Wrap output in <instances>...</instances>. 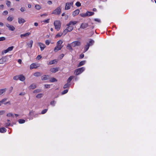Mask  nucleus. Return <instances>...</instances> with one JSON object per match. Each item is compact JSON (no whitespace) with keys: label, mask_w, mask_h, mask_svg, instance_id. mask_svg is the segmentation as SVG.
I'll list each match as a JSON object with an SVG mask.
<instances>
[{"label":"nucleus","mask_w":156,"mask_h":156,"mask_svg":"<svg viewBox=\"0 0 156 156\" xmlns=\"http://www.w3.org/2000/svg\"><path fill=\"white\" fill-rule=\"evenodd\" d=\"M57 62L56 61V60L55 59L51 61H50L49 62L48 64V65H51L57 63Z\"/></svg>","instance_id":"obj_23"},{"label":"nucleus","mask_w":156,"mask_h":156,"mask_svg":"<svg viewBox=\"0 0 156 156\" xmlns=\"http://www.w3.org/2000/svg\"><path fill=\"white\" fill-rule=\"evenodd\" d=\"M6 99L4 98L0 101V106H1L2 104H4V102L6 100Z\"/></svg>","instance_id":"obj_36"},{"label":"nucleus","mask_w":156,"mask_h":156,"mask_svg":"<svg viewBox=\"0 0 156 156\" xmlns=\"http://www.w3.org/2000/svg\"><path fill=\"white\" fill-rule=\"evenodd\" d=\"M73 4V2H67L66 4V6L65 7V10H67L70 9V7L72 6Z\"/></svg>","instance_id":"obj_6"},{"label":"nucleus","mask_w":156,"mask_h":156,"mask_svg":"<svg viewBox=\"0 0 156 156\" xmlns=\"http://www.w3.org/2000/svg\"><path fill=\"white\" fill-rule=\"evenodd\" d=\"M6 27L9 28V29L11 31H14L15 29V27L12 25H10L8 23L6 24Z\"/></svg>","instance_id":"obj_7"},{"label":"nucleus","mask_w":156,"mask_h":156,"mask_svg":"<svg viewBox=\"0 0 156 156\" xmlns=\"http://www.w3.org/2000/svg\"><path fill=\"white\" fill-rule=\"evenodd\" d=\"M14 80H17L19 79V75L15 76L13 78Z\"/></svg>","instance_id":"obj_47"},{"label":"nucleus","mask_w":156,"mask_h":156,"mask_svg":"<svg viewBox=\"0 0 156 156\" xmlns=\"http://www.w3.org/2000/svg\"><path fill=\"white\" fill-rule=\"evenodd\" d=\"M62 35H63L62 33H58L55 36V38L60 37Z\"/></svg>","instance_id":"obj_39"},{"label":"nucleus","mask_w":156,"mask_h":156,"mask_svg":"<svg viewBox=\"0 0 156 156\" xmlns=\"http://www.w3.org/2000/svg\"><path fill=\"white\" fill-rule=\"evenodd\" d=\"M14 47L13 46H11L10 47H9L7 49L9 51H11L13 49V48Z\"/></svg>","instance_id":"obj_48"},{"label":"nucleus","mask_w":156,"mask_h":156,"mask_svg":"<svg viewBox=\"0 0 156 156\" xmlns=\"http://www.w3.org/2000/svg\"><path fill=\"white\" fill-rule=\"evenodd\" d=\"M3 15H7L8 13V12L6 10L4 11L3 12Z\"/></svg>","instance_id":"obj_61"},{"label":"nucleus","mask_w":156,"mask_h":156,"mask_svg":"<svg viewBox=\"0 0 156 156\" xmlns=\"http://www.w3.org/2000/svg\"><path fill=\"white\" fill-rule=\"evenodd\" d=\"M33 43V41L32 40H30L29 43L27 44L30 48H31L32 47Z\"/></svg>","instance_id":"obj_26"},{"label":"nucleus","mask_w":156,"mask_h":156,"mask_svg":"<svg viewBox=\"0 0 156 156\" xmlns=\"http://www.w3.org/2000/svg\"><path fill=\"white\" fill-rule=\"evenodd\" d=\"M35 8L37 10H39L41 8V6L40 5H36L35 6Z\"/></svg>","instance_id":"obj_41"},{"label":"nucleus","mask_w":156,"mask_h":156,"mask_svg":"<svg viewBox=\"0 0 156 156\" xmlns=\"http://www.w3.org/2000/svg\"><path fill=\"white\" fill-rule=\"evenodd\" d=\"M5 112V111L3 110L0 111V115H3Z\"/></svg>","instance_id":"obj_63"},{"label":"nucleus","mask_w":156,"mask_h":156,"mask_svg":"<svg viewBox=\"0 0 156 156\" xmlns=\"http://www.w3.org/2000/svg\"><path fill=\"white\" fill-rule=\"evenodd\" d=\"M84 57V55L83 54H80V58H82Z\"/></svg>","instance_id":"obj_62"},{"label":"nucleus","mask_w":156,"mask_h":156,"mask_svg":"<svg viewBox=\"0 0 156 156\" xmlns=\"http://www.w3.org/2000/svg\"><path fill=\"white\" fill-rule=\"evenodd\" d=\"M18 122L19 123L22 124L24 123L25 122V120L23 119H19Z\"/></svg>","instance_id":"obj_34"},{"label":"nucleus","mask_w":156,"mask_h":156,"mask_svg":"<svg viewBox=\"0 0 156 156\" xmlns=\"http://www.w3.org/2000/svg\"><path fill=\"white\" fill-rule=\"evenodd\" d=\"M42 57L40 55H38L37 58H36V59L38 60L40 59Z\"/></svg>","instance_id":"obj_59"},{"label":"nucleus","mask_w":156,"mask_h":156,"mask_svg":"<svg viewBox=\"0 0 156 156\" xmlns=\"http://www.w3.org/2000/svg\"><path fill=\"white\" fill-rule=\"evenodd\" d=\"M62 42H63L62 40H59L57 43V45L59 46H62V47H63V46L61 45V44H62Z\"/></svg>","instance_id":"obj_28"},{"label":"nucleus","mask_w":156,"mask_h":156,"mask_svg":"<svg viewBox=\"0 0 156 156\" xmlns=\"http://www.w3.org/2000/svg\"><path fill=\"white\" fill-rule=\"evenodd\" d=\"M85 68L84 67H82L76 69L74 72V73L76 75H78L84 71Z\"/></svg>","instance_id":"obj_2"},{"label":"nucleus","mask_w":156,"mask_h":156,"mask_svg":"<svg viewBox=\"0 0 156 156\" xmlns=\"http://www.w3.org/2000/svg\"><path fill=\"white\" fill-rule=\"evenodd\" d=\"M31 114H33L34 116V117H37L38 116V115L39 114H41V113H36L35 114L34 113V112L33 111H30V112L29 113L30 115H31Z\"/></svg>","instance_id":"obj_10"},{"label":"nucleus","mask_w":156,"mask_h":156,"mask_svg":"<svg viewBox=\"0 0 156 156\" xmlns=\"http://www.w3.org/2000/svg\"><path fill=\"white\" fill-rule=\"evenodd\" d=\"M25 22V20L22 18L19 17L18 18V22L20 24L21 23L23 24Z\"/></svg>","instance_id":"obj_8"},{"label":"nucleus","mask_w":156,"mask_h":156,"mask_svg":"<svg viewBox=\"0 0 156 156\" xmlns=\"http://www.w3.org/2000/svg\"><path fill=\"white\" fill-rule=\"evenodd\" d=\"M71 44L72 47H75L76 46H80L81 44V43L79 41H75L72 42Z\"/></svg>","instance_id":"obj_5"},{"label":"nucleus","mask_w":156,"mask_h":156,"mask_svg":"<svg viewBox=\"0 0 156 156\" xmlns=\"http://www.w3.org/2000/svg\"><path fill=\"white\" fill-rule=\"evenodd\" d=\"M20 10L22 12H23L26 11L25 8L24 7L21 8Z\"/></svg>","instance_id":"obj_52"},{"label":"nucleus","mask_w":156,"mask_h":156,"mask_svg":"<svg viewBox=\"0 0 156 156\" xmlns=\"http://www.w3.org/2000/svg\"><path fill=\"white\" fill-rule=\"evenodd\" d=\"M19 80L22 81H23L25 80V78L23 75H19Z\"/></svg>","instance_id":"obj_11"},{"label":"nucleus","mask_w":156,"mask_h":156,"mask_svg":"<svg viewBox=\"0 0 156 156\" xmlns=\"http://www.w3.org/2000/svg\"><path fill=\"white\" fill-rule=\"evenodd\" d=\"M36 87V85L34 83H33V84H31L30 86H29V89H34Z\"/></svg>","instance_id":"obj_25"},{"label":"nucleus","mask_w":156,"mask_h":156,"mask_svg":"<svg viewBox=\"0 0 156 156\" xmlns=\"http://www.w3.org/2000/svg\"><path fill=\"white\" fill-rule=\"evenodd\" d=\"M49 20H50L49 19H48L47 20H43V22H44V23H48L49 22Z\"/></svg>","instance_id":"obj_56"},{"label":"nucleus","mask_w":156,"mask_h":156,"mask_svg":"<svg viewBox=\"0 0 156 156\" xmlns=\"http://www.w3.org/2000/svg\"><path fill=\"white\" fill-rule=\"evenodd\" d=\"M57 81V80L54 77H52L50 80L51 82H54Z\"/></svg>","instance_id":"obj_33"},{"label":"nucleus","mask_w":156,"mask_h":156,"mask_svg":"<svg viewBox=\"0 0 156 156\" xmlns=\"http://www.w3.org/2000/svg\"><path fill=\"white\" fill-rule=\"evenodd\" d=\"M80 15L81 16V17H85L86 16V14L85 13H80Z\"/></svg>","instance_id":"obj_54"},{"label":"nucleus","mask_w":156,"mask_h":156,"mask_svg":"<svg viewBox=\"0 0 156 156\" xmlns=\"http://www.w3.org/2000/svg\"><path fill=\"white\" fill-rule=\"evenodd\" d=\"M50 71L52 73H55L58 71V69L57 68H53L50 69Z\"/></svg>","instance_id":"obj_21"},{"label":"nucleus","mask_w":156,"mask_h":156,"mask_svg":"<svg viewBox=\"0 0 156 156\" xmlns=\"http://www.w3.org/2000/svg\"><path fill=\"white\" fill-rule=\"evenodd\" d=\"M85 14L86 16H89V11H87Z\"/></svg>","instance_id":"obj_64"},{"label":"nucleus","mask_w":156,"mask_h":156,"mask_svg":"<svg viewBox=\"0 0 156 156\" xmlns=\"http://www.w3.org/2000/svg\"><path fill=\"white\" fill-rule=\"evenodd\" d=\"M62 48V46H59L57 45V46L55 48L54 51L55 52H56L60 50Z\"/></svg>","instance_id":"obj_13"},{"label":"nucleus","mask_w":156,"mask_h":156,"mask_svg":"<svg viewBox=\"0 0 156 156\" xmlns=\"http://www.w3.org/2000/svg\"><path fill=\"white\" fill-rule=\"evenodd\" d=\"M90 47V44L87 43V44L85 45L84 47V52H85L87 51L88 49Z\"/></svg>","instance_id":"obj_20"},{"label":"nucleus","mask_w":156,"mask_h":156,"mask_svg":"<svg viewBox=\"0 0 156 156\" xmlns=\"http://www.w3.org/2000/svg\"><path fill=\"white\" fill-rule=\"evenodd\" d=\"M54 25L55 28L57 31H58L61 27V23L59 20H56L54 21Z\"/></svg>","instance_id":"obj_3"},{"label":"nucleus","mask_w":156,"mask_h":156,"mask_svg":"<svg viewBox=\"0 0 156 156\" xmlns=\"http://www.w3.org/2000/svg\"><path fill=\"white\" fill-rule=\"evenodd\" d=\"M88 26V24L86 23H82L80 26V28L82 29H84L87 28Z\"/></svg>","instance_id":"obj_9"},{"label":"nucleus","mask_w":156,"mask_h":156,"mask_svg":"<svg viewBox=\"0 0 156 156\" xmlns=\"http://www.w3.org/2000/svg\"><path fill=\"white\" fill-rule=\"evenodd\" d=\"M68 32H69L68 30L67 29H66L65 30L63 33H63V34L64 35H65Z\"/></svg>","instance_id":"obj_42"},{"label":"nucleus","mask_w":156,"mask_h":156,"mask_svg":"<svg viewBox=\"0 0 156 156\" xmlns=\"http://www.w3.org/2000/svg\"><path fill=\"white\" fill-rule=\"evenodd\" d=\"M5 40V37H0V41H4Z\"/></svg>","instance_id":"obj_51"},{"label":"nucleus","mask_w":156,"mask_h":156,"mask_svg":"<svg viewBox=\"0 0 156 156\" xmlns=\"http://www.w3.org/2000/svg\"><path fill=\"white\" fill-rule=\"evenodd\" d=\"M77 23V22L76 21H71L69 22V23H68V25H70V26H72V25H75V24H76V23Z\"/></svg>","instance_id":"obj_24"},{"label":"nucleus","mask_w":156,"mask_h":156,"mask_svg":"<svg viewBox=\"0 0 156 156\" xmlns=\"http://www.w3.org/2000/svg\"><path fill=\"white\" fill-rule=\"evenodd\" d=\"M39 44L41 48V50L42 51L45 47V46L44 44L41 43H40Z\"/></svg>","instance_id":"obj_14"},{"label":"nucleus","mask_w":156,"mask_h":156,"mask_svg":"<svg viewBox=\"0 0 156 156\" xmlns=\"http://www.w3.org/2000/svg\"><path fill=\"white\" fill-rule=\"evenodd\" d=\"M30 34V33L28 32L24 34H21L20 36L21 38H22L23 37H27Z\"/></svg>","instance_id":"obj_17"},{"label":"nucleus","mask_w":156,"mask_h":156,"mask_svg":"<svg viewBox=\"0 0 156 156\" xmlns=\"http://www.w3.org/2000/svg\"><path fill=\"white\" fill-rule=\"evenodd\" d=\"M37 66L36 64L33 63L30 66V69H32L34 68H37Z\"/></svg>","instance_id":"obj_19"},{"label":"nucleus","mask_w":156,"mask_h":156,"mask_svg":"<svg viewBox=\"0 0 156 156\" xmlns=\"http://www.w3.org/2000/svg\"><path fill=\"white\" fill-rule=\"evenodd\" d=\"M43 96V94H38L36 96V97L37 98H41Z\"/></svg>","instance_id":"obj_38"},{"label":"nucleus","mask_w":156,"mask_h":156,"mask_svg":"<svg viewBox=\"0 0 156 156\" xmlns=\"http://www.w3.org/2000/svg\"><path fill=\"white\" fill-rule=\"evenodd\" d=\"M47 110H48V109H44L43 110L41 111V114H44L45 113L47 112Z\"/></svg>","instance_id":"obj_43"},{"label":"nucleus","mask_w":156,"mask_h":156,"mask_svg":"<svg viewBox=\"0 0 156 156\" xmlns=\"http://www.w3.org/2000/svg\"><path fill=\"white\" fill-rule=\"evenodd\" d=\"M61 11V7H59L54 10L52 13L55 15H59L60 14Z\"/></svg>","instance_id":"obj_4"},{"label":"nucleus","mask_w":156,"mask_h":156,"mask_svg":"<svg viewBox=\"0 0 156 156\" xmlns=\"http://www.w3.org/2000/svg\"><path fill=\"white\" fill-rule=\"evenodd\" d=\"M66 26L68 27L66 29H67L68 30L69 32L71 31L73 29V27L72 26H71L70 25H68V24H67L66 25Z\"/></svg>","instance_id":"obj_15"},{"label":"nucleus","mask_w":156,"mask_h":156,"mask_svg":"<svg viewBox=\"0 0 156 156\" xmlns=\"http://www.w3.org/2000/svg\"><path fill=\"white\" fill-rule=\"evenodd\" d=\"M86 61L85 60H83L81 61L79 64L78 65L77 67H79L81 66L84 65L86 63Z\"/></svg>","instance_id":"obj_18"},{"label":"nucleus","mask_w":156,"mask_h":156,"mask_svg":"<svg viewBox=\"0 0 156 156\" xmlns=\"http://www.w3.org/2000/svg\"><path fill=\"white\" fill-rule=\"evenodd\" d=\"M56 103V102L54 101H53L50 102V105H52L53 106H55V104Z\"/></svg>","instance_id":"obj_44"},{"label":"nucleus","mask_w":156,"mask_h":156,"mask_svg":"<svg viewBox=\"0 0 156 156\" xmlns=\"http://www.w3.org/2000/svg\"><path fill=\"white\" fill-rule=\"evenodd\" d=\"M70 84H69V83H67L63 86V88L66 89L67 87H69Z\"/></svg>","instance_id":"obj_35"},{"label":"nucleus","mask_w":156,"mask_h":156,"mask_svg":"<svg viewBox=\"0 0 156 156\" xmlns=\"http://www.w3.org/2000/svg\"><path fill=\"white\" fill-rule=\"evenodd\" d=\"M64 54H61L59 56V58L60 59H62L63 57L64 56Z\"/></svg>","instance_id":"obj_57"},{"label":"nucleus","mask_w":156,"mask_h":156,"mask_svg":"<svg viewBox=\"0 0 156 156\" xmlns=\"http://www.w3.org/2000/svg\"><path fill=\"white\" fill-rule=\"evenodd\" d=\"M72 46H71V44H68V45H67V49H68L70 51H72L73 50V48H72Z\"/></svg>","instance_id":"obj_29"},{"label":"nucleus","mask_w":156,"mask_h":156,"mask_svg":"<svg viewBox=\"0 0 156 156\" xmlns=\"http://www.w3.org/2000/svg\"><path fill=\"white\" fill-rule=\"evenodd\" d=\"M11 2L10 1H7L6 2V4L7 6H9L10 5Z\"/></svg>","instance_id":"obj_50"},{"label":"nucleus","mask_w":156,"mask_h":156,"mask_svg":"<svg viewBox=\"0 0 156 156\" xmlns=\"http://www.w3.org/2000/svg\"><path fill=\"white\" fill-rule=\"evenodd\" d=\"M74 77V76H70L69 78L67 80V83H69L73 79V78Z\"/></svg>","instance_id":"obj_31"},{"label":"nucleus","mask_w":156,"mask_h":156,"mask_svg":"<svg viewBox=\"0 0 156 156\" xmlns=\"http://www.w3.org/2000/svg\"><path fill=\"white\" fill-rule=\"evenodd\" d=\"M94 21L97 22L99 23H100L101 22V20L99 19L95 18L94 19Z\"/></svg>","instance_id":"obj_49"},{"label":"nucleus","mask_w":156,"mask_h":156,"mask_svg":"<svg viewBox=\"0 0 156 156\" xmlns=\"http://www.w3.org/2000/svg\"><path fill=\"white\" fill-rule=\"evenodd\" d=\"M6 89H0V95L4 93L6 91Z\"/></svg>","instance_id":"obj_30"},{"label":"nucleus","mask_w":156,"mask_h":156,"mask_svg":"<svg viewBox=\"0 0 156 156\" xmlns=\"http://www.w3.org/2000/svg\"><path fill=\"white\" fill-rule=\"evenodd\" d=\"M13 19V17L11 16H9L7 18V20L9 22L12 21Z\"/></svg>","instance_id":"obj_32"},{"label":"nucleus","mask_w":156,"mask_h":156,"mask_svg":"<svg viewBox=\"0 0 156 156\" xmlns=\"http://www.w3.org/2000/svg\"><path fill=\"white\" fill-rule=\"evenodd\" d=\"M6 129L4 127L0 128V132L1 133H4L6 132Z\"/></svg>","instance_id":"obj_27"},{"label":"nucleus","mask_w":156,"mask_h":156,"mask_svg":"<svg viewBox=\"0 0 156 156\" xmlns=\"http://www.w3.org/2000/svg\"><path fill=\"white\" fill-rule=\"evenodd\" d=\"M12 55H7L1 58L0 59V64H3L4 62H7L8 61L9 57L11 58Z\"/></svg>","instance_id":"obj_1"},{"label":"nucleus","mask_w":156,"mask_h":156,"mask_svg":"<svg viewBox=\"0 0 156 156\" xmlns=\"http://www.w3.org/2000/svg\"><path fill=\"white\" fill-rule=\"evenodd\" d=\"M42 75V74L40 72H37L34 74V75L35 76H40Z\"/></svg>","instance_id":"obj_22"},{"label":"nucleus","mask_w":156,"mask_h":156,"mask_svg":"<svg viewBox=\"0 0 156 156\" xmlns=\"http://www.w3.org/2000/svg\"><path fill=\"white\" fill-rule=\"evenodd\" d=\"M68 89H66L65 90H64L62 92V94L63 95L66 94L68 92Z\"/></svg>","instance_id":"obj_45"},{"label":"nucleus","mask_w":156,"mask_h":156,"mask_svg":"<svg viewBox=\"0 0 156 156\" xmlns=\"http://www.w3.org/2000/svg\"><path fill=\"white\" fill-rule=\"evenodd\" d=\"M94 13V12H89V16L93 15Z\"/></svg>","instance_id":"obj_60"},{"label":"nucleus","mask_w":156,"mask_h":156,"mask_svg":"<svg viewBox=\"0 0 156 156\" xmlns=\"http://www.w3.org/2000/svg\"><path fill=\"white\" fill-rule=\"evenodd\" d=\"M94 43V41L92 39H90V41H89V43H88V44H90V45H92Z\"/></svg>","instance_id":"obj_40"},{"label":"nucleus","mask_w":156,"mask_h":156,"mask_svg":"<svg viewBox=\"0 0 156 156\" xmlns=\"http://www.w3.org/2000/svg\"><path fill=\"white\" fill-rule=\"evenodd\" d=\"M49 76L48 75H44L41 77V80H46L48 79Z\"/></svg>","instance_id":"obj_12"},{"label":"nucleus","mask_w":156,"mask_h":156,"mask_svg":"<svg viewBox=\"0 0 156 156\" xmlns=\"http://www.w3.org/2000/svg\"><path fill=\"white\" fill-rule=\"evenodd\" d=\"M50 41L49 40H47L45 41V44L47 45H48L50 43Z\"/></svg>","instance_id":"obj_55"},{"label":"nucleus","mask_w":156,"mask_h":156,"mask_svg":"<svg viewBox=\"0 0 156 156\" xmlns=\"http://www.w3.org/2000/svg\"><path fill=\"white\" fill-rule=\"evenodd\" d=\"M75 5L77 7H80L81 5V3L79 2H77Z\"/></svg>","instance_id":"obj_46"},{"label":"nucleus","mask_w":156,"mask_h":156,"mask_svg":"<svg viewBox=\"0 0 156 156\" xmlns=\"http://www.w3.org/2000/svg\"><path fill=\"white\" fill-rule=\"evenodd\" d=\"M80 12V10L79 9H77L74 11H73V16H75L79 14Z\"/></svg>","instance_id":"obj_16"},{"label":"nucleus","mask_w":156,"mask_h":156,"mask_svg":"<svg viewBox=\"0 0 156 156\" xmlns=\"http://www.w3.org/2000/svg\"><path fill=\"white\" fill-rule=\"evenodd\" d=\"M41 91V89H37L34 90L33 91V93H38L40 92Z\"/></svg>","instance_id":"obj_37"},{"label":"nucleus","mask_w":156,"mask_h":156,"mask_svg":"<svg viewBox=\"0 0 156 156\" xmlns=\"http://www.w3.org/2000/svg\"><path fill=\"white\" fill-rule=\"evenodd\" d=\"M13 115L11 113H8L7 114V116L8 117L12 116Z\"/></svg>","instance_id":"obj_58"},{"label":"nucleus","mask_w":156,"mask_h":156,"mask_svg":"<svg viewBox=\"0 0 156 156\" xmlns=\"http://www.w3.org/2000/svg\"><path fill=\"white\" fill-rule=\"evenodd\" d=\"M50 85L49 84H45L44 85L45 87L46 88H49Z\"/></svg>","instance_id":"obj_53"}]
</instances>
